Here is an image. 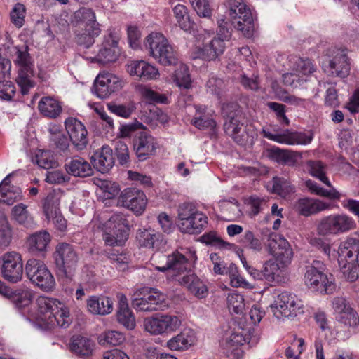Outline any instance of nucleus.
<instances>
[{
  "label": "nucleus",
  "instance_id": "f257e3e1",
  "mask_svg": "<svg viewBox=\"0 0 359 359\" xmlns=\"http://www.w3.org/2000/svg\"><path fill=\"white\" fill-rule=\"evenodd\" d=\"M269 233L267 246L274 259L264 262L261 271L255 272V279L264 280L269 283H280L283 272L291 264L294 253L290 243L281 235L265 229Z\"/></svg>",
  "mask_w": 359,
  "mask_h": 359
},
{
  "label": "nucleus",
  "instance_id": "f03ea898",
  "mask_svg": "<svg viewBox=\"0 0 359 359\" xmlns=\"http://www.w3.org/2000/svg\"><path fill=\"white\" fill-rule=\"evenodd\" d=\"M38 314L36 325L42 330L56 327L67 328L72 323L69 309L65 303L55 298L40 296L36 299Z\"/></svg>",
  "mask_w": 359,
  "mask_h": 359
},
{
  "label": "nucleus",
  "instance_id": "7ed1b4c3",
  "mask_svg": "<svg viewBox=\"0 0 359 359\" xmlns=\"http://www.w3.org/2000/svg\"><path fill=\"white\" fill-rule=\"evenodd\" d=\"M154 259H162L165 262V265L155 266L156 269L161 272H166L168 277L178 283V279L182 278L186 274L185 272H191L190 269L196 263L197 256L195 250L180 248L169 255L159 252Z\"/></svg>",
  "mask_w": 359,
  "mask_h": 359
},
{
  "label": "nucleus",
  "instance_id": "20e7f679",
  "mask_svg": "<svg viewBox=\"0 0 359 359\" xmlns=\"http://www.w3.org/2000/svg\"><path fill=\"white\" fill-rule=\"evenodd\" d=\"M222 113L226 117L224 125L226 133L240 145L252 144L256 133L247 128L241 122L243 116L239 106L235 103L224 104Z\"/></svg>",
  "mask_w": 359,
  "mask_h": 359
},
{
  "label": "nucleus",
  "instance_id": "39448f33",
  "mask_svg": "<svg viewBox=\"0 0 359 359\" xmlns=\"http://www.w3.org/2000/svg\"><path fill=\"white\" fill-rule=\"evenodd\" d=\"M338 261L343 262V273L345 278L354 282L359 277V240L348 237L341 242L338 248Z\"/></svg>",
  "mask_w": 359,
  "mask_h": 359
},
{
  "label": "nucleus",
  "instance_id": "423d86ee",
  "mask_svg": "<svg viewBox=\"0 0 359 359\" xmlns=\"http://www.w3.org/2000/svg\"><path fill=\"white\" fill-rule=\"evenodd\" d=\"M144 45L149 55L162 65H175L177 63V53L163 34L151 33L145 39Z\"/></svg>",
  "mask_w": 359,
  "mask_h": 359
},
{
  "label": "nucleus",
  "instance_id": "0eeeda50",
  "mask_svg": "<svg viewBox=\"0 0 359 359\" xmlns=\"http://www.w3.org/2000/svg\"><path fill=\"white\" fill-rule=\"evenodd\" d=\"M177 217L180 230L184 233H200L208 224L207 216L191 203H184L179 205Z\"/></svg>",
  "mask_w": 359,
  "mask_h": 359
},
{
  "label": "nucleus",
  "instance_id": "6e6552de",
  "mask_svg": "<svg viewBox=\"0 0 359 359\" xmlns=\"http://www.w3.org/2000/svg\"><path fill=\"white\" fill-rule=\"evenodd\" d=\"M356 227L354 219L346 213H335L323 217L317 226L320 236H337L353 230Z\"/></svg>",
  "mask_w": 359,
  "mask_h": 359
},
{
  "label": "nucleus",
  "instance_id": "1a4fd4ad",
  "mask_svg": "<svg viewBox=\"0 0 359 359\" xmlns=\"http://www.w3.org/2000/svg\"><path fill=\"white\" fill-rule=\"evenodd\" d=\"M325 266L319 261L308 268L304 280L306 285L321 294H331L335 290L333 276L324 273Z\"/></svg>",
  "mask_w": 359,
  "mask_h": 359
},
{
  "label": "nucleus",
  "instance_id": "9d476101",
  "mask_svg": "<svg viewBox=\"0 0 359 359\" xmlns=\"http://www.w3.org/2000/svg\"><path fill=\"white\" fill-rule=\"evenodd\" d=\"M229 15L234 27L247 37L253 34L255 27L252 13L243 0H228Z\"/></svg>",
  "mask_w": 359,
  "mask_h": 359
},
{
  "label": "nucleus",
  "instance_id": "9b49d317",
  "mask_svg": "<svg viewBox=\"0 0 359 359\" xmlns=\"http://www.w3.org/2000/svg\"><path fill=\"white\" fill-rule=\"evenodd\" d=\"M14 62L18 67L17 83L20 87L22 93L25 95L34 86V82L32 80L34 76V65L27 46L24 47L22 50L17 49Z\"/></svg>",
  "mask_w": 359,
  "mask_h": 359
},
{
  "label": "nucleus",
  "instance_id": "f8f14e48",
  "mask_svg": "<svg viewBox=\"0 0 359 359\" xmlns=\"http://www.w3.org/2000/svg\"><path fill=\"white\" fill-rule=\"evenodd\" d=\"M271 308L278 318H294L304 311L302 300L289 292H283L278 294Z\"/></svg>",
  "mask_w": 359,
  "mask_h": 359
},
{
  "label": "nucleus",
  "instance_id": "ddd939ff",
  "mask_svg": "<svg viewBox=\"0 0 359 359\" xmlns=\"http://www.w3.org/2000/svg\"><path fill=\"white\" fill-rule=\"evenodd\" d=\"M27 278L39 287L50 290L55 285V279L46 266L35 259H29L25 265Z\"/></svg>",
  "mask_w": 359,
  "mask_h": 359
},
{
  "label": "nucleus",
  "instance_id": "4468645a",
  "mask_svg": "<svg viewBox=\"0 0 359 359\" xmlns=\"http://www.w3.org/2000/svg\"><path fill=\"white\" fill-rule=\"evenodd\" d=\"M219 34L224 36V38L214 37L208 43L204 44L203 47H196L192 52L194 59L201 58L205 60H214L223 54L226 45L224 40L227 39L231 32L229 29H224L219 25Z\"/></svg>",
  "mask_w": 359,
  "mask_h": 359
},
{
  "label": "nucleus",
  "instance_id": "2eb2a0df",
  "mask_svg": "<svg viewBox=\"0 0 359 359\" xmlns=\"http://www.w3.org/2000/svg\"><path fill=\"white\" fill-rule=\"evenodd\" d=\"M2 277L10 283H15L22 279L23 262L21 255L16 252L5 253L0 259Z\"/></svg>",
  "mask_w": 359,
  "mask_h": 359
},
{
  "label": "nucleus",
  "instance_id": "dca6fc26",
  "mask_svg": "<svg viewBox=\"0 0 359 359\" xmlns=\"http://www.w3.org/2000/svg\"><path fill=\"white\" fill-rule=\"evenodd\" d=\"M57 267L65 273H70L76 266L79 257L73 245L61 243L57 245L54 252Z\"/></svg>",
  "mask_w": 359,
  "mask_h": 359
},
{
  "label": "nucleus",
  "instance_id": "f3484780",
  "mask_svg": "<svg viewBox=\"0 0 359 359\" xmlns=\"http://www.w3.org/2000/svg\"><path fill=\"white\" fill-rule=\"evenodd\" d=\"M133 146L137 158L144 161L154 154L158 144L153 136L143 130L136 133Z\"/></svg>",
  "mask_w": 359,
  "mask_h": 359
},
{
  "label": "nucleus",
  "instance_id": "a211bd4d",
  "mask_svg": "<svg viewBox=\"0 0 359 359\" xmlns=\"http://www.w3.org/2000/svg\"><path fill=\"white\" fill-rule=\"evenodd\" d=\"M263 134L264 137L270 140L287 145L308 144L313 140V136L311 135L289 130L276 133L263 130Z\"/></svg>",
  "mask_w": 359,
  "mask_h": 359
},
{
  "label": "nucleus",
  "instance_id": "6ab92c4d",
  "mask_svg": "<svg viewBox=\"0 0 359 359\" xmlns=\"http://www.w3.org/2000/svg\"><path fill=\"white\" fill-rule=\"evenodd\" d=\"M324 72L331 76L345 78L350 73V62L346 50H340L323 65Z\"/></svg>",
  "mask_w": 359,
  "mask_h": 359
},
{
  "label": "nucleus",
  "instance_id": "aec40b11",
  "mask_svg": "<svg viewBox=\"0 0 359 359\" xmlns=\"http://www.w3.org/2000/svg\"><path fill=\"white\" fill-rule=\"evenodd\" d=\"M66 130L72 144L79 150L88 144V132L85 126L78 119L69 117L65 121Z\"/></svg>",
  "mask_w": 359,
  "mask_h": 359
},
{
  "label": "nucleus",
  "instance_id": "412c9836",
  "mask_svg": "<svg viewBox=\"0 0 359 359\" xmlns=\"http://www.w3.org/2000/svg\"><path fill=\"white\" fill-rule=\"evenodd\" d=\"M329 208V203L310 198H300L294 204L295 210L304 217H309Z\"/></svg>",
  "mask_w": 359,
  "mask_h": 359
},
{
  "label": "nucleus",
  "instance_id": "4be33fe9",
  "mask_svg": "<svg viewBox=\"0 0 359 359\" xmlns=\"http://www.w3.org/2000/svg\"><path fill=\"white\" fill-rule=\"evenodd\" d=\"M178 283L187 290L198 299L205 298L208 294V290L206 285L192 272L187 273L178 279Z\"/></svg>",
  "mask_w": 359,
  "mask_h": 359
},
{
  "label": "nucleus",
  "instance_id": "5701e85b",
  "mask_svg": "<svg viewBox=\"0 0 359 359\" xmlns=\"http://www.w3.org/2000/svg\"><path fill=\"white\" fill-rule=\"evenodd\" d=\"M130 232V225L126 216L119 212L114 214V245H123Z\"/></svg>",
  "mask_w": 359,
  "mask_h": 359
},
{
  "label": "nucleus",
  "instance_id": "b1692460",
  "mask_svg": "<svg viewBox=\"0 0 359 359\" xmlns=\"http://www.w3.org/2000/svg\"><path fill=\"white\" fill-rule=\"evenodd\" d=\"M127 72L130 76H137L143 80L154 79L158 75L156 67L144 60H133L127 65Z\"/></svg>",
  "mask_w": 359,
  "mask_h": 359
},
{
  "label": "nucleus",
  "instance_id": "393cba45",
  "mask_svg": "<svg viewBox=\"0 0 359 359\" xmlns=\"http://www.w3.org/2000/svg\"><path fill=\"white\" fill-rule=\"evenodd\" d=\"M118 309L116 312L117 320L128 330H133L135 326V316L130 309L126 297L123 294H117Z\"/></svg>",
  "mask_w": 359,
  "mask_h": 359
},
{
  "label": "nucleus",
  "instance_id": "a878e982",
  "mask_svg": "<svg viewBox=\"0 0 359 359\" xmlns=\"http://www.w3.org/2000/svg\"><path fill=\"white\" fill-rule=\"evenodd\" d=\"M195 341L194 332L191 329H184L167 342V347L171 351H183L194 345Z\"/></svg>",
  "mask_w": 359,
  "mask_h": 359
},
{
  "label": "nucleus",
  "instance_id": "bb28decb",
  "mask_svg": "<svg viewBox=\"0 0 359 359\" xmlns=\"http://www.w3.org/2000/svg\"><path fill=\"white\" fill-rule=\"evenodd\" d=\"M94 167L102 173H107L112 168V149L108 145H103L100 151L91 156Z\"/></svg>",
  "mask_w": 359,
  "mask_h": 359
},
{
  "label": "nucleus",
  "instance_id": "cd10ccee",
  "mask_svg": "<svg viewBox=\"0 0 359 359\" xmlns=\"http://www.w3.org/2000/svg\"><path fill=\"white\" fill-rule=\"evenodd\" d=\"M268 189L273 194H276L282 198H287L296 191L294 185L291 182V180L287 177H273L271 182H268Z\"/></svg>",
  "mask_w": 359,
  "mask_h": 359
},
{
  "label": "nucleus",
  "instance_id": "c85d7f7f",
  "mask_svg": "<svg viewBox=\"0 0 359 359\" xmlns=\"http://www.w3.org/2000/svg\"><path fill=\"white\" fill-rule=\"evenodd\" d=\"M136 238L141 247L152 249H158L159 244L163 241V236L151 228L138 229Z\"/></svg>",
  "mask_w": 359,
  "mask_h": 359
},
{
  "label": "nucleus",
  "instance_id": "c756f323",
  "mask_svg": "<svg viewBox=\"0 0 359 359\" xmlns=\"http://www.w3.org/2000/svg\"><path fill=\"white\" fill-rule=\"evenodd\" d=\"M11 175V174L7 175L0 184V202L7 205H12L22 198L21 189L10 184Z\"/></svg>",
  "mask_w": 359,
  "mask_h": 359
},
{
  "label": "nucleus",
  "instance_id": "7c9ffc66",
  "mask_svg": "<svg viewBox=\"0 0 359 359\" xmlns=\"http://www.w3.org/2000/svg\"><path fill=\"white\" fill-rule=\"evenodd\" d=\"M65 168L68 174L75 177H86L93 173L90 163L81 157L72 158L65 163Z\"/></svg>",
  "mask_w": 359,
  "mask_h": 359
},
{
  "label": "nucleus",
  "instance_id": "2f4dec72",
  "mask_svg": "<svg viewBox=\"0 0 359 359\" xmlns=\"http://www.w3.org/2000/svg\"><path fill=\"white\" fill-rule=\"evenodd\" d=\"M4 297L11 300L18 309L29 306L33 299L32 292L27 288H19L13 290L8 287Z\"/></svg>",
  "mask_w": 359,
  "mask_h": 359
},
{
  "label": "nucleus",
  "instance_id": "473e14b6",
  "mask_svg": "<svg viewBox=\"0 0 359 359\" xmlns=\"http://www.w3.org/2000/svg\"><path fill=\"white\" fill-rule=\"evenodd\" d=\"M111 79L110 73L103 72L99 74L95 80L92 92L101 99L109 97L112 92Z\"/></svg>",
  "mask_w": 359,
  "mask_h": 359
},
{
  "label": "nucleus",
  "instance_id": "72a5a7b5",
  "mask_svg": "<svg viewBox=\"0 0 359 359\" xmlns=\"http://www.w3.org/2000/svg\"><path fill=\"white\" fill-rule=\"evenodd\" d=\"M111 299L105 296H91L87 300L88 311L92 314L106 315L111 312Z\"/></svg>",
  "mask_w": 359,
  "mask_h": 359
},
{
  "label": "nucleus",
  "instance_id": "f704fd0d",
  "mask_svg": "<svg viewBox=\"0 0 359 359\" xmlns=\"http://www.w3.org/2000/svg\"><path fill=\"white\" fill-rule=\"evenodd\" d=\"M271 157L280 164L294 166L297 164L298 158L302 157L301 154L288 149L274 147L271 149Z\"/></svg>",
  "mask_w": 359,
  "mask_h": 359
},
{
  "label": "nucleus",
  "instance_id": "c9c22d12",
  "mask_svg": "<svg viewBox=\"0 0 359 359\" xmlns=\"http://www.w3.org/2000/svg\"><path fill=\"white\" fill-rule=\"evenodd\" d=\"M38 109L44 116L55 118L62 112L59 101L52 97H43L38 104Z\"/></svg>",
  "mask_w": 359,
  "mask_h": 359
},
{
  "label": "nucleus",
  "instance_id": "e433bc0d",
  "mask_svg": "<svg viewBox=\"0 0 359 359\" xmlns=\"http://www.w3.org/2000/svg\"><path fill=\"white\" fill-rule=\"evenodd\" d=\"M50 240V236L46 231L36 232L27 238L29 250L32 252H43L46 250Z\"/></svg>",
  "mask_w": 359,
  "mask_h": 359
},
{
  "label": "nucleus",
  "instance_id": "4c0bfd02",
  "mask_svg": "<svg viewBox=\"0 0 359 359\" xmlns=\"http://www.w3.org/2000/svg\"><path fill=\"white\" fill-rule=\"evenodd\" d=\"M95 344L90 339L82 337H74L70 344V349L75 354L80 356H88L92 354Z\"/></svg>",
  "mask_w": 359,
  "mask_h": 359
},
{
  "label": "nucleus",
  "instance_id": "58836bf2",
  "mask_svg": "<svg viewBox=\"0 0 359 359\" xmlns=\"http://www.w3.org/2000/svg\"><path fill=\"white\" fill-rule=\"evenodd\" d=\"M307 172L313 177L319 180L327 187H331V182L327 178L326 173L327 166L321 161L309 160L306 162Z\"/></svg>",
  "mask_w": 359,
  "mask_h": 359
},
{
  "label": "nucleus",
  "instance_id": "ea45409f",
  "mask_svg": "<svg viewBox=\"0 0 359 359\" xmlns=\"http://www.w3.org/2000/svg\"><path fill=\"white\" fill-rule=\"evenodd\" d=\"M172 12L177 25L185 32H190L194 26L191 20L188 8L183 4H178L172 8Z\"/></svg>",
  "mask_w": 359,
  "mask_h": 359
},
{
  "label": "nucleus",
  "instance_id": "a19ab883",
  "mask_svg": "<svg viewBox=\"0 0 359 359\" xmlns=\"http://www.w3.org/2000/svg\"><path fill=\"white\" fill-rule=\"evenodd\" d=\"M305 185L309 191L316 195L325 197L331 200H339L341 198V194L332 186V184L331 187H328L330 189H325L318 184L317 182L311 180L306 181Z\"/></svg>",
  "mask_w": 359,
  "mask_h": 359
},
{
  "label": "nucleus",
  "instance_id": "79ce46f5",
  "mask_svg": "<svg viewBox=\"0 0 359 359\" xmlns=\"http://www.w3.org/2000/svg\"><path fill=\"white\" fill-rule=\"evenodd\" d=\"M141 194H144L142 190L136 188H126L121 191L116 198V205L118 207H123L128 209L130 203L135 199L139 202L142 198H140Z\"/></svg>",
  "mask_w": 359,
  "mask_h": 359
},
{
  "label": "nucleus",
  "instance_id": "37998d69",
  "mask_svg": "<svg viewBox=\"0 0 359 359\" xmlns=\"http://www.w3.org/2000/svg\"><path fill=\"white\" fill-rule=\"evenodd\" d=\"M12 215L17 222L27 228L34 225V219L29 212L27 206L23 203H19L12 208Z\"/></svg>",
  "mask_w": 359,
  "mask_h": 359
},
{
  "label": "nucleus",
  "instance_id": "c03bdc74",
  "mask_svg": "<svg viewBox=\"0 0 359 359\" xmlns=\"http://www.w3.org/2000/svg\"><path fill=\"white\" fill-rule=\"evenodd\" d=\"M60 203V196L59 194L55 192L49 193L45 198L43 208L44 214L48 220H50L53 215L60 212L59 210Z\"/></svg>",
  "mask_w": 359,
  "mask_h": 359
},
{
  "label": "nucleus",
  "instance_id": "a18cd8bd",
  "mask_svg": "<svg viewBox=\"0 0 359 359\" xmlns=\"http://www.w3.org/2000/svg\"><path fill=\"white\" fill-rule=\"evenodd\" d=\"M196 114L191 120V123L200 130L212 129L216 126V122L211 118L205 115V109L201 107H196Z\"/></svg>",
  "mask_w": 359,
  "mask_h": 359
},
{
  "label": "nucleus",
  "instance_id": "49530a36",
  "mask_svg": "<svg viewBox=\"0 0 359 359\" xmlns=\"http://www.w3.org/2000/svg\"><path fill=\"white\" fill-rule=\"evenodd\" d=\"M140 294H144L149 302L154 303L158 310L163 309L165 305V296L156 288L144 287L140 290Z\"/></svg>",
  "mask_w": 359,
  "mask_h": 359
},
{
  "label": "nucleus",
  "instance_id": "de8ad7c7",
  "mask_svg": "<svg viewBox=\"0 0 359 359\" xmlns=\"http://www.w3.org/2000/svg\"><path fill=\"white\" fill-rule=\"evenodd\" d=\"M139 90L144 99L150 104L168 103V97L165 95L160 94L146 86H140Z\"/></svg>",
  "mask_w": 359,
  "mask_h": 359
},
{
  "label": "nucleus",
  "instance_id": "09e8293b",
  "mask_svg": "<svg viewBox=\"0 0 359 359\" xmlns=\"http://www.w3.org/2000/svg\"><path fill=\"white\" fill-rule=\"evenodd\" d=\"M100 32V30L97 26L93 25L91 28H85L84 32L77 36L76 41L80 46L88 48L94 43V38L97 36Z\"/></svg>",
  "mask_w": 359,
  "mask_h": 359
},
{
  "label": "nucleus",
  "instance_id": "8fccbe9b",
  "mask_svg": "<svg viewBox=\"0 0 359 359\" xmlns=\"http://www.w3.org/2000/svg\"><path fill=\"white\" fill-rule=\"evenodd\" d=\"M115 154L121 165L129 167L130 163L129 149L125 141L121 139H118L116 142Z\"/></svg>",
  "mask_w": 359,
  "mask_h": 359
},
{
  "label": "nucleus",
  "instance_id": "3c124183",
  "mask_svg": "<svg viewBox=\"0 0 359 359\" xmlns=\"http://www.w3.org/2000/svg\"><path fill=\"white\" fill-rule=\"evenodd\" d=\"M112 36L111 34H109L108 39L102 43V47L100 49L95 60L97 62L105 65L110 62L112 60Z\"/></svg>",
  "mask_w": 359,
  "mask_h": 359
},
{
  "label": "nucleus",
  "instance_id": "603ef678",
  "mask_svg": "<svg viewBox=\"0 0 359 359\" xmlns=\"http://www.w3.org/2000/svg\"><path fill=\"white\" fill-rule=\"evenodd\" d=\"M336 320L347 328L356 329L359 325V316L353 308L338 317Z\"/></svg>",
  "mask_w": 359,
  "mask_h": 359
},
{
  "label": "nucleus",
  "instance_id": "864d4df0",
  "mask_svg": "<svg viewBox=\"0 0 359 359\" xmlns=\"http://www.w3.org/2000/svg\"><path fill=\"white\" fill-rule=\"evenodd\" d=\"M227 304L229 311L236 314H242L245 309L244 297L238 293H232L228 295Z\"/></svg>",
  "mask_w": 359,
  "mask_h": 359
},
{
  "label": "nucleus",
  "instance_id": "5fc2aeb1",
  "mask_svg": "<svg viewBox=\"0 0 359 359\" xmlns=\"http://www.w3.org/2000/svg\"><path fill=\"white\" fill-rule=\"evenodd\" d=\"M174 81L179 87L188 89L191 87V79L186 65H181L174 74Z\"/></svg>",
  "mask_w": 359,
  "mask_h": 359
},
{
  "label": "nucleus",
  "instance_id": "6e6d98bb",
  "mask_svg": "<svg viewBox=\"0 0 359 359\" xmlns=\"http://www.w3.org/2000/svg\"><path fill=\"white\" fill-rule=\"evenodd\" d=\"M189 2L199 17L210 18L212 16L210 0H189Z\"/></svg>",
  "mask_w": 359,
  "mask_h": 359
},
{
  "label": "nucleus",
  "instance_id": "4d7b16f0",
  "mask_svg": "<svg viewBox=\"0 0 359 359\" xmlns=\"http://www.w3.org/2000/svg\"><path fill=\"white\" fill-rule=\"evenodd\" d=\"M291 60H294L295 63L294 70L298 74L309 75L316 71L315 65L309 59L304 60L297 57H292Z\"/></svg>",
  "mask_w": 359,
  "mask_h": 359
},
{
  "label": "nucleus",
  "instance_id": "13d9d810",
  "mask_svg": "<svg viewBox=\"0 0 359 359\" xmlns=\"http://www.w3.org/2000/svg\"><path fill=\"white\" fill-rule=\"evenodd\" d=\"M352 308L349 302L342 297H336L332 300V309L335 320Z\"/></svg>",
  "mask_w": 359,
  "mask_h": 359
},
{
  "label": "nucleus",
  "instance_id": "bf43d9fd",
  "mask_svg": "<svg viewBox=\"0 0 359 359\" xmlns=\"http://www.w3.org/2000/svg\"><path fill=\"white\" fill-rule=\"evenodd\" d=\"M11 241V230L6 216L0 215V248L7 247Z\"/></svg>",
  "mask_w": 359,
  "mask_h": 359
},
{
  "label": "nucleus",
  "instance_id": "052dcab7",
  "mask_svg": "<svg viewBox=\"0 0 359 359\" xmlns=\"http://www.w3.org/2000/svg\"><path fill=\"white\" fill-rule=\"evenodd\" d=\"M145 330L152 334H160L165 332L161 315L156 318L144 319Z\"/></svg>",
  "mask_w": 359,
  "mask_h": 359
},
{
  "label": "nucleus",
  "instance_id": "680f3d73",
  "mask_svg": "<svg viewBox=\"0 0 359 359\" xmlns=\"http://www.w3.org/2000/svg\"><path fill=\"white\" fill-rule=\"evenodd\" d=\"M228 271L230 283L232 287L243 288H248L250 287L248 282L239 274L237 267L234 264H230Z\"/></svg>",
  "mask_w": 359,
  "mask_h": 359
},
{
  "label": "nucleus",
  "instance_id": "e2e57ef3",
  "mask_svg": "<svg viewBox=\"0 0 359 359\" xmlns=\"http://www.w3.org/2000/svg\"><path fill=\"white\" fill-rule=\"evenodd\" d=\"M25 13V6L20 3L15 4L11 10L10 13L11 20L18 28H20L23 26Z\"/></svg>",
  "mask_w": 359,
  "mask_h": 359
},
{
  "label": "nucleus",
  "instance_id": "0e129e2a",
  "mask_svg": "<svg viewBox=\"0 0 359 359\" xmlns=\"http://www.w3.org/2000/svg\"><path fill=\"white\" fill-rule=\"evenodd\" d=\"M76 17L86 23L85 28H91L93 26H97L95 20V14L93 11L88 8H82L76 12Z\"/></svg>",
  "mask_w": 359,
  "mask_h": 359
},
{
  "label": "nucleus",
  "instance_id": "69168bd1",
  "mask_svg": "<svg viewBox=\"0 0 359 359\" xmlns=\"http://www.w3.org/2000/svg\"><path fill=\"white\" fill-rule=\"evenodd\" d=\"M142 295V297L135 298L133 300L132 305L136 311L146 312L158 311V309L154 306L155 304L149 302L144 294Z\"/></svg>",
  "mask_w": 359,
  "mask_h": 359
},
{
  "label": "nucleus",
  "instance_id": "338daca9",
  "mask_svg": "<svg viewBox=\"0 0 359 359\" xmlns=\"http://www.w3.org/2000/svg\"><path fill=\"white\" fill-rule=\"evenodd\" d=\"M310 243L316 249L320 250L327 257H330L332 245L329 238L314 237L311 239Z\"/></svg>",
  "mask_w": 359,
  "mask_h": 359
},
{
  "label": "nucleus",
  "instance_id": "774afa93",
  "mask_svg": "<svg viewBox=\"0 0 359 359\" xmlns=\"http://www.w3.org/2000/svg\"><path fill=\"white\" fill-rule=\"evenodd\" d=\"M36 161L39 166L48 169L55 164L53 155L49 151H39L36 155Z\"/></svg>",
  "mask_w": 359,
  "mask_h": 359
}]
</instances>
